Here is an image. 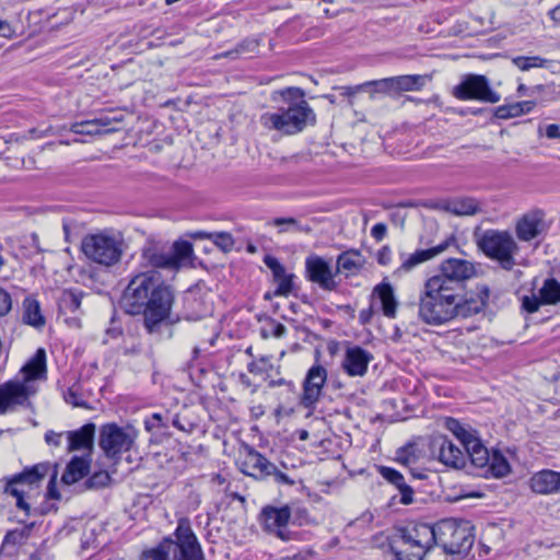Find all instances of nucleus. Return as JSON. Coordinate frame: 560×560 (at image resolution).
Returning a JSON list of instances; mask_svg holds the SVG:
<instances>
[{"mask_svg":"<svg viewBox=\"0 0 560 560\" xmlns=\"http://www.w3.org/2000/svg\"><path fill=\"white\" fill-rule=\"evenodd\" d=\"M174 302L175 291L159 271L139 270L130 276L119 305L126 314L141 315L144 329L154 335L180 322L179 315L172 313Z\"/></svg>","mask_w":560,"mask_h":560,"instance_id":"obj_1","label":"nucleus"},{"mask_svg":"<svg viewBox=\"0 0 560 560\" xmlns=\"http://www.w3.org/2000/svg\"><path fill=\"white\" fill-rule=\"evenodd\" d=\"M270 100L280 103L273 113L260 116V124L268 130H277L285 136L302 132L316 124V114L305 100V91L298 86L276 90Z\"/></svg>","mask_w":560,"mask_h":560,"instance_id":"obj_2","label":"nucleus"},{"mask_svg":"<svg viewBox=\"0 0 560 560\" xmlns=\"http://www.w3.org/2000/svg\"><path fill=\"white\" fill-rule=\"evenodd\" d=\"M141 560H206V558L190 521L182 517L174 533L165 536L156 547L144 550Z\"/></svg>","mask_w":560,"mask_h":560,"instance_id":"obj_3","label":"nucleus"},{"mask_svg":"<svg viewBox=\"0 0 560 560\" xmlns=\"http://www.w3.org/2000/svg\"><path fill=\"white\" fill-rule=\"evenodd\" d=\"M458 293L447 290L439 279H428L419 298V317L428 325H442L456 317Z\"/></svg>","mask_w":560,"mask_h":560,"instance_id":"obj_4","label":"nucleus"},{"mask_svg":"<svg viewBox=\"0 0 560 560\" xmlns=\"http://www.w3.org/2000/svg\"><path fill=\"white\" fill-rule=\"evenodd\" d=\"M194 254L188 241H176L172 245L148 240L141 248L140 267L142 270L165 269L177 271L186 266Z\"/></svg>","mask_w":560,"mask_h":560,"instance_id":"obj_5","label":"nucleus"},{"mask_svg":"<svg viewBox=\"0 0 560 560\" xmlns=\"http://www.w3.org/2000/svg\"><path fill=\"white\" fill-rule=\"evenodd\" d=\"M23 381H9L0 386V413H4L15 405H24L35 388L27 383L40 378L46 373V352L43 348L22 366Z\"/></svg>","mask_w":560,"mask_h":560,"instance_id":"obj_6","label":"nucleus"},{"mask_svg":"<svg viewBox=\"0 0 560 560\" xmlns=\"http://www.w3.org/2000/svg\"><path fill=\"white\" fill-rule=\"evenodd\" d=\"M398 540L390 545L397 560H423L436 546L435 524L411 523L397 529Z\"/></svg>","mask_w":560,"mask_h":560,"instance_id":"obj_7","label":"nucleus"},{"mask_svg":"<svg viewBox=\"0 0 560 560\" xmlns=\"http://www.w3.org/2000/svg\"><path fill=\"white\" fill-rule=\"evenodd\" d=\"M478 249L488 258L499 262L504 270H512L516 265L514 256L520 247L513 235L506 230L489 229L474 233Z\"/></svg>","mask_w":560,"mask_h":560,"instance_id":"obj_8","label":"nucleus"},{"mask_svg":"<svg viewBox=\"0 0 560 560\" xmlns=\"http://www.w3.org/2000/svg\"><path fill=\"white\" fill-rule=\"evenodd\" d=\"M436 546L445 553L466 556L475 541L468 522L444 518L435 523Z\"/></svg>","mask_w":560,"mask_h":560,"instance_id":"obj_9","label":"nucleus"},{"mask_svg":"<svg viewBox=\"0 0 560 560\" xmlns=\"http://www.w3.org/2000/svg\"><path fill=\"white\" fill-rule=\"evenodd\" d=\"M454 97L460 101H479L495 104L501 95L494 91L488 78L482 74L468 73L462 77L460 82L452 90Z\"/></svg>","mask_w":560,"mask_h":560,"instance_id":"obj_10","label":"nucleus"},{"mask_svg":"<svg viewBox=\"0 0 560 560\" xmlns=\"http://www.w3.org/2000/svg\"><path fill=\"white\" fill-rule=\"evenodd\" d=\"M84 255L101 265L112 266L121 257V244L113 236L105 234L88 235L82 241Z\"/></svg>","mask_w":560,"mask_h":560,"instance_id":"obj_11","label":"nucleus"},{"mask_svg":"<svg viewBox=\"0 0 560 560\" xmlns=\"http://www.w3.org/2000/svg\"><path fill=\"white\" fill-rule=\"evenodd\" d=\"M476 275V268L472 262L459 259L448 258L440 265V273L430 279H439L447 290L458 294L465 290V281Z\"/></svg>","mask_w":560,"mask_h":560,"instance_id":"obj_12","label":"nucleus"},{"mask_svg":"<svg viewBox=\"0 0 560 560\" xmlns=\"http://www.w3.org/2000/svg\"><path fill=\"white\" fill-rule=\"evenodd\" d=\"M133 439L116 423H107L101 428L98 445L108 458H116L131 448Z\"/></svg>","mask_w":560,"mask_h":560,"instance_id":"obj_13","label":"nucleus"},{"mask_svg":"<svg viewBox=\"0 0 560 560\" xmlns=\"http://www.w3.org/2000/svg\"><path fill=\"white\" fill-rule=\"evenodd\" d=\"M430 455L446 467L460 469L466 466V455L446 435L438 434L429 443Z\"/></svg>","mask_w":560,"mask_h":560,"instance_id":"obj_14","label":"nucleus"},{"mask_svg":"<svg viewBox=\"0 0 560 560\" xmlns=\"http://www.w3.org/2000/svg\"><path fill=\"white\" fill-rule=\"evenodd\" d=\"M326 381L327 370L324 366L319 364L311 366L303 381V392L300 397V405L305 409L313 411L322 396Z\"/></svg>","mask_w":560,"mask_h":560,"instance_id":"obj_15","label":"nucleus"},{"mask_svg":"<svg viewBox=\"0 0 560 560\" xmlns=\"http://www.w3.org/2000/svg\"><path fill=\"white\" fill-rule=\"evenodd\" d=\"M336 270L332 271L329 262L322 256L312 254L305 259V277L308 281L318 284L325 291H335L338 283L335 281Z\"/></svg>","mask_w":560,"mask_h":560,"instance_id":"obj_16","label":"nucleus"},{"mask_svg":"<svg viewBox=\"0 0 560 560\" xmlns=\"http://www.w3.org/2000/svg\"><path fill=\"white\" fill-rule=\"evenodd\" d=\"M290 517L291 510L288 505L282 508L266 506L261 511V521L265 528L275 532L284 541L291 540L294 535L287 528Z\"/></svg>","mask_w":560,"mask_h":560,"instance_id":"obj_17","label":"nucleus"},{"mask_svg":"<svg viewBox=\"0 0 560 560\" xmlns=\"http://www.w3.org/2000/svg\"><path fill=\"white\" fill-rule=\"evenodd\" d=\"M455 245L456 238L455 236L452 235L435 246H431L425 249H418L402 260L400 267L396 270V272H409L418 265L441 255L451 246Z\"/></svg>","mask_w":560,"mask_h":560,"instance_id":"obj_18","label":"nucleus"},{"mask_svg":"<svg viewBox=\"0 0 560 560\" xmlns=\"http://www.w3.org/2000/svg\"><path fill=\"white\" fill-rule=\"evenodd\" d=\"M528 487L539 495L560 493V470L545 468L534 472L528 480Z\"/></svg>","mask_w":560,"mask_h":560,"instance_id":"obj_19","label":"nucleus"},{"mask_svg":"<svg viewBox=\"0 0 560 560\" xmlns=\"http://www.w3.org/2000/svg\"><path fill=\"white\" fill-rule=\"evenodd\" d=\"M489 289L482 285L476 295L467 296L466 292L458 294L456 299V317L467 318L481 312L487 305Z\"/></svg>","mask_w":560,"mask_h":560,"instance_id":"obj_20","label":"nucleus"},{"mask_svg":"<svg viewBox=\"0 0 560 560\" xmlns=\"http://www.w3.org/2000/svg\"><path fill=\"white\" fill-rule=\"evenodd\" d=\"M373 355L365 349L354 346L346 350L342 369L349 376H363Z\"/></svg>","mask_w":560,"mask_h":560,"instance_id":"obj_21","label":"nucleus"},{"mask_svg":"<svg viewBox=\"0 0 560 560\" xmlns=\"http://www.w3.org/2000/svg\"><path fill=\"white\" fill-rule=\"evenodd\" d=\"M264 262L271 270L273 281L277 283L273 295L288 296L293 290V279L295 276L293 273H287L285 268L273 256L266 255Z\"/></svg>","mask_w":560,"mask_h":560,"instance_id":"obj_22","label":"nucleus"},{"mask_svg":"<svg viewBox=\"0 0 560 560\" xmlns=\"http://www.w3.org/2000/svg\"><path fill=\"white\" fill-rule=\"evenodd\" d=\"M95 424L85 423L78 430L66 432L68 439V451H88L91 455L94 447Z\"/></svg>","mask_w":560,"mask_h":560,"instance_id":"obj_23","label":"nucleus"},{"mask_svg":"<svg viewBox=\"0 0 560 560\" xmlns=\"http://www.w3.org/2000/svg\"><path fill=\"white\" fill-rule=\"evenodd\" d=\"M270 469H273V463L269 462L262 454L253 447L248 448V452L242 462V471L252 476L256 479H264L268 477Z\"/></svg>","mask_w":560,"mask_h":560,"instance_id":"obj_24","label":"nucleus"},{"mask_svg":"<svg viewBox=\"0 0 560 560\" xmlns=\"http://www.w3.org/2000/svg\"><path fill=\"white\" fill-rule=\"evenodd\" d=\"M54 465L49 462L38 463L31 467H25L22 472L14 475L9 482H14L15 486L38 485L47 475L52 471Z\"/></svg>","mask_w":560,"mask_h":560,"instance_id":"obj_25","label":"nucleus"},{"mask_svg":"<svg viewBox=\"0 0 560 560\" xmlns=\"http://www.w3.org/2000/svg\"><path fill=\"white\" fill-rule=\"evenodd\" d=\"M210 313L211 308L201 295H198L195 292L186 293L184 296L183 315H179L180 319L184 318L186 320L195 322L202 319Z\"/></svg>","mask_w":560,"mask_h":560,"instance_id":"obj_26","label":"nucleus"},{"mask_svg":"<svg viewBox=\"0 0 560 560\" xmlns=\"http://www.w3.org/2000/svg\"><path fill=\"white\" fill-rule=\"evenodd\" d=\"M91 456H73L66 466L61 476V482L71 486L88 476L90 471Z\"/></svg>","mask_w":560,"mask_h":560,"instance_id":"obj_27","label":"nucleus"},{"mask_svg":"<svg viewBox=\"0 0 560 560\" xmlns=\"http://www.w3.org/2000/svg\"><path fill=\"white\" fill-rule=\"evenodd\" d=\"M435 208L455 215H474L480 211L479 202L471 197L443 200Z\"/></svg>","mask_w":560,"mask_h":560,"instance_id":"obj_28","label":"nucleus"},{"mask_svg":"<svg viewBox=\"0 0 560 560\" xmlns=\"http://www.w3.org/2000/svg\"><path fill=\"white\" fill-rule=\"evenodd\" d=\"M376 296L382 306L384 316L395 318L398 302L396 300L392 284L385 280L374 287L372 298Z\"/></svg>","mask_w":560,"mask_h":560,"instance_id":"obj_29","label":"nucleus"},{"mask_svg":"<svg viewBox=\"0 0 560 560\" xmlns=\"http://www.w3.org/2000/svg\"><path fill=\"white\" fill-rule=\"evenodd\" d=\"M464 447L466 460L469 459L472 466L477 468H485L488 466L491 454L479 438L475 436Z\"/></svg>","mask_w":560,"mask_h":560,"instance_id":"obj_30","label":"nucleus"},{"mask_svg":"<svg viewBox=\"0 0 560 560\" xmlns=\"http://www.w3.org/2000/svg\"><path fill=\"white\" fill-rule=\"evenodd\" d=\"M23 314L22 320L24 324L35 328H42L45 326V317L42 314L39 302L33 296H26L23 301Z\"/></svg>","mask_w":560,"mask_h":560,"instance_id":"obj_31","label":"nucleus"},{"mask_svg":"<svg viewBox=\"0 0 560 560\" xmlns=\"http://www.w3.org/2000/svg\"><path fill=\"white\" fill-rule=\"evenodd\" d=\"M541 220L535 215H523L515 226L516 236L518 240L529 242L536 238L540 233Z\"/></svg>","mask_w":560,"mask_h":560,"instance_id":"obj_32","label":"nucleus"},{"mask_svg":"<svg viewBox=\"0 0 560 560\" xmlns=\"http://www.w3.org/2000/svg\"><path fill=\"white\" fill-rule=\"evenodd\" d=\"M83 292L74 289H65L59 292L57 296V305L59 313L67 314L73 313L79 310Z\"/></svg>","mask_w":560,"mask_h":560,"instance_id":"obj_33","label":"nucleus"},{"mask_svg":"<svg viewBox=\"0 0 560 560\" xmlns=\"http://www.w3.org/2000/svg\"><path fill=\"white\" fill-rule=\"evenodd\" d=\"M362 268L361 254L359 250H347L337 257L336 273L340 270L355 273Z\"/></svg>","mask_w":560,"mask_h":560,"instance_id":"obj_34","label":"nucleus"},{"mask_svg":"<svg viewBox=\"0 0 560 560\" xmlns=\"http://www.w3.org/2000/svg\"><path fill=\"white\" fill-rule=\"evenodd\" d=\"M395 92L419 91L425 83V77L406 74L393 77Z\"/></svg>","mask_w":560,"mask_h":560,"instance_id":"obj_35","label":"nucleus"},{"mask_svg":"<svg viewBox=\"0 0 560 560\" xmlns=\"http://www.w3.org/2000/svg\"><path fill=\"white\" fill-rule=\"evenodd\" d=\"M488 471L495 478H502L511 472V465L506 457L500 452L493 450L488 464Z\"/></svg>","mask_w":560,"mask_h":560,"instance_id":"obj_36","label":"nucleus"},{"mask_svg":"<svg viewBox=\"0 0 560 560\" xmlns=\"http://www.w3.org/2000/svg\"><path fill=\"white\" fill-rule=\"evenodd\" d=\"M539 294L544 305L560 303V282L555 278L546 279L539 289Z\"/></svg>","mask_w":560,"mask_h":560,"instance_id":"obj_37","label":"nucleus"},{"mask_svg":"<svg viewBox=\"0 0 560 560\" xmlns=\"http://www.w3.org/2000/svg\"><path fill=\"white\" fill-rule=\"evenodd\" d=\"M444 427L457 438L463 446H465L476 436L472 432L466 430L464 425L454 418H446L444 421Z\"/></svg>","mask_w":560,"mask_h":560,"instance_id":"obj_38","label":"nucleus"},{"mask_svg":"<svg viewBox=\"0 0 560 560\" xmlns=\"http://www.w3.org/2000/svg\"><path fill=\"white\" fill-rule=\"evenodd\" d=\"M512 62L520 70L528 71L532 68H546L550 63V60L540 56H517L512 59Z\"/></svg>","mask_w":560,"mask_h":560,"instance_id":"obj_39","label":"nucleus"},{"mask_svg":"<svg viewBox=\"0 0 560 560\" xmlns=\"http://www.w3.org/2000/svg\"><path fill=\"white\" fill-rule=\"evenodd\" d=\"M270 224L275 226H282L279 230V233H284L289 231V229H293L299 232L310 233L312 229L308 225H301L300 222L294 218H275Z\"/></svg>","mask_w":560,"mask_h":560,"instance_id":"obj_40","label":"nucleus"},{"mask_svg":"<svg viewBox=\"0 0 560 560\" xmlns=\"http://www.w3.org/2000/svg\"><path fill=\"white\" fill-rule=\"evenodd\" d=\"M110 476L105 470L95 471L84 481V488L86 490H98L109 485Z\"/></svg>","mask_w":560,"mask_h":560,"instance_id":"obj_41","label":"nucleus"},{"mask_svg":"<svg viewBox=\"0 0 560 560\" xmlns=\"http://www.w3.org/2000/svg\"><path fill=\"white\" fill-rule=\"evenodd\" d=\"M63 399L67 404H70L73 407H90L88 401L83 398V394L81 393L80 385L78 383L73 384L63 393Z\"/></svg>","mask_w":560,"mask_h":560,"instance_id":"obj_42","label":"nucleus"},{"mask_svg":"<svg viewBox=\"0 0 560 560\" xmlns=\"http://www.w3.org/2000/svg\"><path fill=\"white\" fill-rule=\"evenodd\" d=\"M211 241L224 253L231 252L235 244L232 234L229 232H213L211 234Z\"/></svg>","mask_w":560,"mask_h":560,"instance_id":"obj_43","label":"nucleus"},{"mask_svg":"<svg viewBox=\"0 0 560 560\" xmlns=\"http://www.w3.org/2000/svg\"><path fill=\"white\" fill-rule=\"evenodd\" d=\"M70 130L73 133L86 135V136L102 133V130L100 128H97V126H95V121L93 119L75 122L71 126Z\"/></svg>","mask_w":560,"mask_h":560,"instance_id":"obj_44","label":"nucleus"},{"mask_svg":"<svg viewBox=\"0 0 560 560\" xmlns=\"http://www.w3.org/2000/svg\"><path fill=\"white\" fill-rule=\"evenodd\" d=\"M377 471L387 482L395 487L401 486V482L405 479L401 472L392 467L378 466Z\"/></svg>","mask_w":560,"mask_h":560,"instance_id":"obj_45","label":"nucleus"},{"mask_svg":"<svg viewBox=\"0 0 560 560\" xmlns=\"http://www.w3.org/2000/svg\"><path fill=\"white\" fill-rule=\"evenodd\" d=\"M5 493L11 494L16 498V506L20 510L25 511L28 514L30 504L24 500V491L19 489L14 482H8L4 489Z\"/></svg>","mask_w":560,"mask_h":560,"instance_id":"obj_46","label":"nucleus"},{"mask_svg":"<svg viewBox=\"0 0 560 560\" xmlns=\"http://www.w3.org/2000/svg\"><path fill=\"white\" fill-rule=\"evenodd\" d=\"M144 428L149 432L159 429H167L168 419L165 420L161 413H153L150 418L144 420Z\"/></svg>","mask_w":560,"mask_h":560,"instance_id":"obj_47","label":"nucleus"},{"mask_svg":"<svg viewBox=\"0 0 560 560\" xmlns=\"http://www.w3.org/2000/svg\"><path fill=\"white\" fill-rule=\"evenodd\" d=\"M49 476L46 497L47 499L59 500L60 492L57 489L58 464H54L52 471Z\"/></svg>","mask_w":560,"mask_h":560,"instance_id":"obj_48","label":"nucleus"},{"mask_svg":"<svg viewBox=\"0 0 560 560\" xmlns=\"http://www.w3.org/2000/svg\"><path fill=\"white\" fill-rule=\"evenodd\" d=\"M26 538H27V534H26L25 529L10 530L4 536L3 546H7V545H12V546L22 545L25 541Z\"/></svg>","mask_w":560,"mask_h":560,"instance_id":"obj_49","label":"nucleus"},{"mask_svg":"<svg viewBox=\"0 0 560 560\" xmlns=\"http://www.w3.org/2000/svg\"><path fill=\"white\" fill-rule=\"evenodd\" d=\"M95 121V126L102 130V133H109L116 131L115 128H109L112 122H119L121 121V117L113 116L109 117L107 115L101 116L98 118L93 119Z\"/></svg>","mask_w":560,"mask_h":560,"instance_id":"obj_50","label":"nucleus"},{"mask_svg":"<svg viewBox=\"0 0 560 560\" xmlns=\"http://www.w3.org/2000/svg\"><path fill=\"white\" fill-rule=\"evenodd\" d=\"M365 85H373L375 88V91L380 92V93L395 92L393 77L371 81V82L365 83Z\"/></svg>","mask_w":560,"mask_h":560,"instance_id":"obj_51","label":"nucleus"},{"mask_svg":"<svg viewBox=\"0 0 560 560\" xmlns=\"http://www.w3.org/2000/svg\"><path fill=\"white\" fill-rule=\"evenodd\" d=\"M272 476L275 481L279 485L284 486H294L295 480L291 478L288 474L278 469V467L273 464V469H270L268 472V477Z\"/></svg>","mask_w":560,"mask_h":560,"instance_id":"obj_52","label":"nucleus"},{"mask_svg":"<svg viewBox=\"0 0 560 560\" xmlns=\"http://www.w3.org/2000/svg\"><path fill=\"white\" fill-rule=\"evenodd\" d=\"M258 47V42L254 39H246L238 44L235 50L228 51L225 56L232 57L234 54L254 52Z\"/></svg>","mask_w":560,"mask_h":560,"instance_id":"obj_53","label":"nucleus"},{"mask_svg":"<svg viewBox=\"0 0 560 560\" xmlns=\"http://www.w3.org/2000/svg\"><path fill=\"white\" fill-rule=\"evenodd\" d=\"M400 493V503L404 505L411 504L413 502V487L406 483L405 479L401 486L396 487Z\"/></svg>","mask_w":560,"mask_h":560,"instance_id":"obj_54","label":"nucleus"},{"mask_svg":"<svg viewBox=\"0 0 560 560\" xmlns=\"http://www.w3.org/2000/svg\"><path fill=\"white\" fill-rule=\"evenodd\" d=\"M413 445H406L397 451V460L404 465H409L413 463L416 459L415 454L412 453Z\"/></svg>","mask_w":560,"mask_h":560,"instance_id":"obj_55","label":"nucleus"},{"mask_svg":"<svg viewBox=\"0 0 560 560\" xmlns=\"http://www.w3.org/2000/svg\"><path fill=\"white\" fill-rule=\"evenodd\" d=\"M536 103L534 101H523V102H516L512 104L513 118L518 117L524 114H528L533 110Z\"/></svg>","mask_w":560,"mask_h":560,"instance_id":"obj_56","label":"nucleus"},{"mask_svg":"<svg viewBox=\"0 0 560 560\" xmlns=\"http://www.w3.org/2000/svg\"><path fill=\"white\" fill-rule=\"evenodd\" d=\"M271 330L268 332L265 328L261 329V336L267 338L269 335L281 338L285 335L287 328L283 324L276 322L275 319H270Z\"/></svg>","mask_w":560,"mask_h":560,"instance_id":"obj_57","label":"nucleus"},{"mask_svg":"<svg viewBox=\"0 0 560 560\" xmlns=\"http://www.w3.org/2000/svg\"><path fill=\"white\" fill-rule=\"evenodd\" d=\"M541 296H524L522 301V306L527 313H535L538 311L539 306L542 305Z\"/></svg>","mask_w":560,"mask_h":560,"instance_id":"obj_58","label":"nucleus"},{"mask_svg":"<svg viewBox=\"0 0 560 560\" xmlns=\"http://www.w3.org/2000/svg\"><path fill=\"white\" fill-rule=\"evenodd\" d=\"M12 307L11 295L2 288H0V316H4Z\"/></svg>","mask_w":560,"mask_h":560,"instance_id":"obj_59","label":"nucleus"},{"mask_svg":"<svg viewBox=\"0 0 560 560\" xmlns=\"http://www.w3.org/2000/svg\"><path fill=\"white\" fill-rule=\"evenodd\" d=\"M512 104L501 105L494 108L493 115L498 119H510L513 118Z\"/></svg>","mask_w":560,"mask_h":560,"instance_id":"obj_60","label":"nucleus"},{"mask_svg":"<svg viewBox=\"0 0 560 560\" xmlns=\"http://www.w3.org/2000/svg\"><path fill=\"white\" fill-rule=\"evenodd\" d=\"M172 424L177 428L178 430L183 431V432H186V433H191L195 429V424L187 421L186 423H183L180 421V418L178 415H175L173 416L172 418Z\"/></svg>","mask_w":560,"mask_h":560,"instance_id":"obj_61","label":"nucleus"},{"mask_svg":"<svg viewBox=\"0 0 560 560\" xmlns=\"http://www.w3.org/2000/svg\"><path fill=\"white\" fill-rule=\"evenodd\" d=\"M387 233V226L385 223H376L371 229V235L374 237L377 242H381Z\"/></svg>","mask_w":560,"mask_h":560,"instance_id":"obj_62","label":"nucleus"},{"mask_svg":"<svg viewBox=\"0 0 560 560\" xmlns=\"http://www.w3.org/2000/svg\"><path fill=\"white\" fill-rule=\"evenodd\" d=\"M390 255H392L390 248L388 246H383L377 252V262L382 266L388 265L390 261Z\"/></svg>","mask_w":560,"mask_h":560,"instance_id":"obj_63","label":"nucleus"},{"mask_svg":"<svg viewBox=\"0 0 560 560\" xmlns=\"http://www.w3.org/2000/svg\"><path fill=\"white\" fill-rule=\"evenodd\" d=\"M63 433H57L55 431H47L45 433V441L49 445L59 446L61 444V438Z\"/></svg>","mask_w":560,"mask_h":560,"instance_id":"obj_64","label":"nucleus"}]
</instances>
